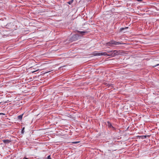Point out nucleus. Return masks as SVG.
<instances>
[{"instance_id":"20e7f679","label":"nucleus","mask_w":159,"mask_h":159,"mask_svg":"<svg viewBox=\"0 0 159 159\" xmlns=\"http://www.w3.org/2000/svg\"><path fill=\"white\" fill-rule=\"evenodd\" d=\"M77 32H79L80 34L83 35L87 33V32L86 31H78Z\"/></svg>"},{"instance_id":"f8f14e48","label":"nucleus","mask_w":159,"mask_h":159,"mask_svg":"<svg viewBox=\"0 0 159 159\" xmlns=\"http://www.w3.org/2000/svg\"><path fill=\"white\" fill-rule=\"evenodd\" d=\"M158 66H159V63L157 64L156 65L153 66V67H154Z\"/></svg>"},{"instance_id":"4468645a","label":"nucleus","mask_w":159,"mask_h":159,"mask_svg":"<svg viewBox=\"0 0 159 159\" xmlns=\"http://www.w3.org/2000/svg\"><path fill=\"white\" fill-rule=\"evenodd\" d=\"M138 1H141L142 0H136Z\"/></svg>"},{"instance_id":"6e6552de","label":"nucleus","mask_w":159,"mask_h":159,"mask_svg":"<svg viewBox=\"0 0 159 159\" xmlns=\"http://www.w3.org/2000/svg\"><path fill=\"white\" fill-rule=\"evenodd\" d=\"M73 0H70V1L68 2V3L70 5L72 3V2H73Z\"/></svg>"},{"instance_id":"a211bd4d","label":"nucleus","mask_w":159,"mask_h":159,"mask_svg":"<svg viewBox=\"0 0 159 159\" xmlns=\"http://www.w3.org/2000/svg\"><path fill=\"white\" fill-rule=\"evenodd\" d=\"M35 72V71H33V72Z\"/></svg>"},{"instance_id":"dca6fc26","label":"nucleus","mask_w":159,"mask_h":159,"mask_svg":"<svg viewBox=\"0 0 159 159\" xmlns=\"http://www.w3.org/2000/svg\"><path fill=\"white\" fill-rule=\"evenodd\" d=\"M79 142H74L73 143H78Z\"/></svg>"},{"instance_id":"0eeeda50","label":"nucleus","mask_w":159,"mask_h":159,"mask_svg":"<svg viewBox=\"0 0 159 159\" xmlns=\"http://www.w3.org/2000/svg\"><path fill=\"white\" fill-rule=\"evenodd\" d=\"M128 28V27H126L125 28H120V30L121 31H122L123 30H125V29H126Z\"/></svg>"},{"instance_id":"f257e3e1","label":"nucleus","mask_w":159,"mask_h":159,"mask_svg":"<svg viewBox=\"0 0 159 159\" xmlns=\"http://www.w3.org/2000/svg\"><path fill=\"white\" fill-rule=\"evenodd\" d=\"M108 53H109V54H108L107 52H95L93 53V55L94 56H114L116 55H117L118 54V52L116 50H114L113 51H111L110 52H107Z\"/></svg>"},{"instance_id":"7ed1b4c3","label":"nucleus","mask_w":159,"mask_h":159,"mask_svg":"<svg viewBox=\"0 0 159 159\" xmlns=\"http://www.w3.org/2000/svg\"><path fill=\"white\" fill-rule=\"evenodd\" d=\"M2 141L4 143L6 144L9 143L11 142L10 140L8 139L3 140Z\"/></svg>"},{"instance_id":"9d476101","label":"nucleus","mask_w":159,"mask_h":159,"mask_svg":"<svg viewBox=\"0 0 159 159\" xmlns=\"http://www.w3.org/2000/svg\"><path fill=\"white\" fill-rule=\"evenodd\" d=\"M149 136H150L149 135H144V136H142V137H144V138L145 139V138H146L147 137H149Z\"/></svg>"},{"instance_id":"9b49d317","label":"nucleus","mask_w":159,"mask_h":159,"mask_svg":"<svg viewBox=\"0 0 159 159\" xmlns=\"http://www.w3.org/2000/svg\"><path fill=\"white\" fill-rule=\"evenodd\" d=\"M47 159H52L51 158L50 156L49 155L47 157Z\"/></svg>"},{"instance_id":"423d86ee","label":"nucleus","mask_w":159,"mask_h":159,"mask_svg":"<svg viewBox=\"0 0 159 159\" xmlns=\"http://www.w3.org/2000/svg\"><path fill=\"white\" fill-rule=\"evenodd\" d=\"M23 114H22L21 115L18 116H17L18 119H19V120H21L22 119V116H23Z\"/></svg>"},{"instance_id":"ddd939ff","label":"nucleus","mask_w":159,"mask_h":159,"mask_svg":"<svg viewBox=\"0 0 159 159\" xmlns=\"http://www.w3.org/2000/svg\"><path fill=\"white\" fill-rule=\"evenodd\" d=\"M141 139H144V137H142V136H141Z\"/></svg>"},{"instance_id":"f03ea898","label":"nucleus","mask_w":159,"mask_h":159,"mask_svg":"<svg viewBox=\"0 0 159 159\" xmlns=\"http://www.w3.org/2000/svg\"><path fill=\"white\" fill-rule=\"evenodd\" d=\"M123 44L122 43L119 42H116L114 40H112L110 42L106 43V46H111L112 45L114 44L116 45H119Z\"/></svg>"},{"instance_id":"1a4fd4ad","label":"nucleus","mask_w":159,"mask_h":159,"mask_svg":"<svg viewBox=\"0 0 159 159\" xmlns=\"http://www.w3.org/2000/svg\"><path fill=\"white\" fill-rule=\"evenodd\" d=\"M24 129H25V128H24H24H23V129H22V131H21V133H22V134H24Z\"/></svg>"},{"instance_id":"39448f33","label":"nucleus","mask_w":159,"mask_h":159,"mask_svg":"<svg viewBox=\"0 0 159 159\" xmlns=\"http://www.w3.org/2000/svg\"><path fill=\"white\" fill-rule=\"evenodd\" d=\"M108 126L110 128H114L112 126L111 124L109 122H107Z\"/></svg>"},{"instance_id":"f3484780","label":"nucleus","mask_w":159,"mask_h":159,"mask_svg":"<svg viewBox=\"0 0 159 159\" xmlns=\"http://www.w3.org/2000/svg\"><path fill=\"white\" fill-rule=\"evenodd\" d=\"M2 114L4 115V114L3 113H2Z\"/></svg>"},{"instance_id":"2eb2a0df","label":"nucleus","mask_w":159,"mask_h":159,"mask_svg":"<svg viewBox=\"0 0 159 159\" xmlns=\"http://www.w3.org/2000/svg\"><path fill=\"white\" fill-rule=\"evenodd\" d=\"M23 159H29L28 158H27L25 157L23 158Z\"/></svg>"}]
</instances>
